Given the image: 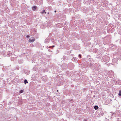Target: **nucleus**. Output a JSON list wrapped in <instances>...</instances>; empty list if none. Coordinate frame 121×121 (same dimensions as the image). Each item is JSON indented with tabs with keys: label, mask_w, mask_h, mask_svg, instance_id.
<instances>
[{
	"label": "nucleus",
	"mask_w": 121,
	"mask_h": 121,
	"mask_svg": "<svg viewBox=\"0 0 121 121\" xmlns=\"http://www.w3.org/2000/svg\"><path fill=\"white\" fill-rule=\"evenodd\" d=\"M35 40V39L34 38H32V39H30L29 40V42L30 43H32Z\"/></svg>",
	"instance_id": "obj_1"
},
{
	"label": "nucleus",
	"mask_w": 121,
	"mask_h": 121,
	"mask_svg": "<svg viewBox=\"0 0 121 121\" xmlns=\"http://www.w3.org/2000/svg\"><path fill=\"white\" fill-rule=\"evenodd\" d=\"M37 7L36 6H34L32 7V9L33 10H35L36 9Z\"/></svg>",
	"instance_id": "obj_2"
},
{
	"label": "nucleus",
	"mask_w": 121,
	"mask_h": 121,
	"mask_svg": "<svg viewBox=\"0 0 121 121\" xmlns=\"http://www.w3.org/2000/svg\"><path fill=\"white\" fill-rule=\"evenodd\" d=\"M77 58L75 57H73L72 59V61H76L77 60Z\"/></svg>",
	"instance_id": "obj_3"
},
{
	"label": "nucleus",
	"mask_w": 121,
	"mask_h": 121,
	"mask_svg": "<svg viewBox=\"0 0 121 121\" xmlns=\"http://www.w3.org/2000/svg\"><path fill=\"white\" fill-rule=\"evenodd\" d=\"M24 84H26V83H27L28 82L27 80L26 79H25L24 80Z\"/></svg>",
	"instance_id": "obj_4"
},
{
	"label": "nucleus",
	"mask_w": 121,
	"mask_h": 121,
	"mask_svg": "<svg viewBox=\"0 0 121 121\" xmlns=\"http://www.w3.org/2000/svg\"><path fill=\"white\" fill-rule=\"evenodd\" d=\"M48 39H46L45 41V43H48Z\"/></svg>",
	"instance_id": "obj_5"
},
{
	"label": "nucleus",
	"mask_w": 121,
	"mask_h": 121,
	"mask_svg": "<svg viewBox=\"0 0 121 121\" xmlns=\"http://www.w3.org/2000/svg\"><path fill=\"white\" fill-rule=\"evenodd\" d=\"M98 108V107L97 106H95L94 107V108L95 110H97Z\"/></svg>",
	"instance_id": "obj_6"
},
{
	"label": "nucleus",
	"mask_w": 121,
	"mask_h": 121,
	"mask_svg": "<svg viewBox=\"0 0 121 121\" xmlns=\"http://www.w3.org/2000/svg\"><path fill=\"white\" fill-rule=\"evenodd\" d=\"M118 95L119 96H121V91H119Z\"/></svg>",
	"instance_id": "obj_7"
},
{
	"label": "nucleus",
	"mask_w": 121,
	"mask_h": 121,
	"mask_svg": "<svg viewBox=\"0 0 121 121\" xmlns=\"http://www.w3.org/2000/svg\"><path fill=\"white\" fill-rule=\"evenodd\" d=\"M20 93H22L23 92V90H21L20 91Z\"/></svg>",
	"instance_id": "obj_8"
},
{
	"label": "nucleus",
	"mask_w": 121,
	"mask_h": 121,
	"mask_svg": "<svg viewBox=\"0 0 121 121\" xmlns=\"http://www.w3.org/2000/svg\"><path fill=\"white\" fill-rule=\"evenodd\" d=\"M45 12V10H43V11L42 12V13L43 14V13H46V12Z\"/></svg>",
	"instance_id": "obj_9"
},
{
	"label": "nucleus",
	"mask_w": 121,
	"mask_h": 121,
	"mask_svg": "<svg viewBox=\"0 0 121 121\" xmlns=\"http://www.w3.org/2000/svg\"><path fill=\"white\" fill-rule=\"evenodd\" d=\"M8 55L9 56H10V52H8Z\"/></svg>",
	"instance_id": "obj_10"
},
{
	"label": "nucleus",
	"mask_w": 121,
	"mask_h": 121,
	"mask_svg": "<svg viewBox=\"0 0 121 121\" xmlns=\"http://www.w3.org/2000/svg\"><path fill=\"white\" fill-rule=\"evenodd\" d=\"M81 55L80 54L78 56H79V57L81 58Z\"/></svg>",
	"instance_id": "obj_11"
},
{
	"label": "nucleus",
	"mask_w": 121,
	"mask_h": 121,
	"mask_svg": "<svg viewBox=\"0 0 121 121\" xmlns=\"http://www.w3.org/2000/svg\"><path fill=\"white\" fill-rule=\"evenodd\" d=\"M26 37L27 38H29L30 37V36H29V35H27V36H26Z\"/></svg>",
	"instance_id": "obj_12"
},
{
	"label": "nucleus",
	"mask_w": 121,
	"mask_h": 121,
	"mask_svg": "<svg viewBox=\"0 0 121 121\" xmlns=\"http://www.w3.org/2000/svg\"><path fill=\"white\" fill-rule=\"evenodd\" d=\"M70 100L71 102H72V99H70Z\"/></svg>",
	"instance_id": "obj_13"
},
{
	"label": "nucleus",
	"mask_w": 121,
	"mask_h": 121,
	"mask_svg": "<svg viewBox=\"0 0 121 121\" xmlns=\"http://www.w3.org/2000/svg\"><path fill=\"white\" fill-rule=\"evenodd\" d=\"M119 60H121V58H119Z\"/></svg>",
	"instance_id": "obj_14"
},
{
	"label": "nucleus",
	"mask_w": 121,
	"mask_h": 121,
	"mask_svg": "<svg viewBox=\"0 0 121 121\" xmlns=\"http://www.w3.org/2000/svg\"><path fill=\"white\" fill-rule=\"evenodd\" d=\"M119 55L120 56H121V54H119Z\"/></svg>",
	"instance_id": "obj_15"
},
{
	"label": "nucleus",
	"mask_w": 121,
	"mask_h": 121,
	"mask_svg": "<svg viewBox=\"0 0 121 121\" xmlns=\"http://www.w3.org/2000/svg\"><path fill=\"white\" fill-rule=\"evenodd\" d=\"M52 46L53 47H53H54L55 46Z\"/></svg>",
	"instance_id": "obj_16"
},
{
	"label": "nucleus",
	"mask_w": 121,
	"mask_h": 121,
	"mask_svg": "<svg viewBox=\"0 0 121 121\" xmlns=\"http://www.w3.org/2000/svg\"><path fill=\"white\" fill-rule=\"evenodd\" d=\"M55 12H56V11H55Z\"/></svg>",
	"instance_id": "obj_17"
},
{
	"label": "nucleus",
	"mask_w": 121,
	"mask_h": 121,
	"mask_svg": "<svg viewBox=\"0 0 121 121\" xmlns=\"http://www.w3.org/2000/svg\"><path fill=\"white\" fill-rule=\"evenodd\" d=\"M85 121H87L86 120H85Z\"/></svg>",
	"instance_id": "obj_18"
}]
</instances>
